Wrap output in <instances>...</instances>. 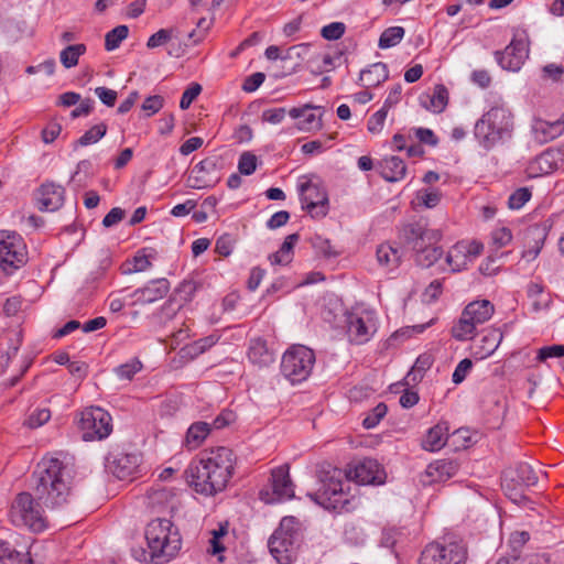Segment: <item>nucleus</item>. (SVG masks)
Here are the masks:
<instances>
[{
    "mask_svg": "<svg viewBox=\"0 0 564 564\" xmlns=\"http://www.w3.org/2000/svg\"><path fill=\"white\" fill-rule=\"evenodd\" d=\"M173 523L167 519H154L145 528V540L153 557L169 561L181 549V536L173 531Z\"/></svg>",
    "mask_w": 564,
    "mask_h": 564,
    "instance_id": "423d86ee",
    "label": "nucleus"
},
{
    "mask_svg": "<svg viewBox=\"0 0 564 564\" xmlns=\"http://www.w3.org/2000/svg\"><path fill=\"white\" fill-rule=\"evenodd\" d=\"M378 263L387 270L397 269L402 259V250L388 242L378 246L376 251Z\"/></svg>",
    "mask_w": 564,
    "mask_h": 564,
    "instance_id": "c756f323",
    "label": "nucleus"
},
{
    "mask_svg": "<svg viewBox=\"0 0 564 564\" xmlns=\"http://www.w3.org/2000/svg\"><path fill=\"white\" fill-rule=\"evenodd\" d=\"M302 207L314 218L325 217L328 213V195L319 182L303 176L299 184Z\"/></svg>",
    "mask_w": 564,
    "mask_h": 564,
    "instance_id": "ddd939ff",
    "label": "nucleus"
},
{
    "mask_svg": "<svg viewBox=\"0 0 564 564\" xmlns=\"http://www.w3.org/2000/svg\"><path fill=\"white\" fill-rule=\"evenodd\" d=\"M347 478L360 485H381L386 479L383 467L373 458H362L350 466Z\"/></svg>",
    "mask_w": 564,
    "mask_h": 564,
    "instance_id": "dca6fc26",
    "label": "nucleus"
},
{
    "mask_svg": "<svg viewBox=\"0 0 564 564\" xmlns=\"http://www.w3.org/2000/svg\"><path fill=\"white\" fill-rule=\"evenodd\" d=\"M495 312L494 304L488 300L470 302L464 308L458 322L452 327V335L457 340L469 339L481 325L490 319Z\"/></svg>",
    "mask_w": 564,
    "mask_h": 564,
    "instance_id": "1a4fd4ad",
    "label": "nucleus"
},
{
    "mask_svg": "<svg viewBox=\"0 0 564 564\" xmlns=\"http://www.w3.org/2000/svg\"><path fill=\"white\" fill-rule=\"evenodd\" d=\"M403 536V532L400 529H388L382 533L381 544L384 547L391 549L395 555H398L397 546Z\"/></svg>",
    "mask_w": 564,
    "mask_h": 564,
    "instance_id": "49530a36",
    "label": "nucleus"
},
{
    "mask_svg": "<svg viewBox=\"0 0 564 564\" xmlns=\"http://www.w3.org/2000/svg\"><path fill=\"white\" fill-rule=\"evenodd\" d=\"M164 106V98L160 95H153L145 98L141 109L145 112L147 117H151L159 112Z\"/></svg>",
    "mask_w": 564,
    "mask_h": 564,
    "instance_id": "3c124183",
    "label": "nucleus"
},
{
    "mask_svg": "<svg viewBox=\"0 0 564 564\" xmlns=\"http://www.w3.org/2000/svg\"><path fill=\"white\" fill-rule=\"evenodd\" d=\"M87 51V47L85 44H73L66 46L64 50L59 53V59L62 65L65 68H72L75 67L78 64V59L82 55H84Z\"/></svg>",
    "mask_w": 564,
    "mask_h": 564,
    "instance_id": "e433bc0d",
    "label": "nucleus"
},
{
    "mask_svg": "<svg viewBox=\"0 0 564 564\" xmlns=\"http://www.w3.org/2000/svg\"><path fill=\"white\" fill-rule=\"evenodd\" d=\"M297 536L273 533L269 539V550L279 564H292L295 556V542Z\"/></svg>",
    "mask_w": 564,
    "mask_h": 564,
    "instance_id": "6ab92c4d",
    "label": "nucleus"
},
{
    "mask_svg": "<svg viewBox=\"0 0 564 564\" xmlns=\"http://www.w3.org/2000/svg\"><path fill=\"white\" fill-rule=\"evenodd\" d=\"M315 352L304 345H293L283 354L281 373L292 384L305 381L315 365Z\"/></svg>",
    "mask_w": 564,
    "mask_h": 564,
    "instance_id": "6e6552de",
    "label": "nucleus"
},
{
    "mask_svg": "<svg viewBox=\"0 0 564 564\" xmlns=\"http://www.w3.org/2000/svg\"><path fill=\"white\" fill-rule=\"evenodd\" d=\"M51 419V411L47 408L34 410L29 419L28 424L32 429H36L48 422Z\"/></svg>",
    "mask_w": 564,
    "mask_h": 564,
    "instance_id": "6e6d98bb",
    "label": "nucleus"
},
{
    "mask_svg": "<svg viewBox=\"0 0 564 564\" xmlns=\"http://www.w3.org/2000/svg\"><path fill=\"white\" fill-rule=\"evenodd\" d=\"M235 239L231 235L225 234L216 240L215 251L224 257H228L234 250Z\"/></svg>",
    "mask_w": 564,
    "mask_h": 564,
    "instance_id": "0e129e2a",
    "label": "nucleus"
},
{
    "mask_svg": "<svg viewBox=\"0 0 564 564\" xmlns=\"http://www.w3.org/2000/svg\"><path fill=\"white\" fill-rule=\"evenodd\" d=\"M471 368H473V362L470 359L465 358V359L460 360L452 375V381L455 384L462 383L466 379V377L469 373V371L471 370Z\"/></svg>",
    "mask_w": 564,
    "mask_h": 564,
    "instance_id": "bf43d9fd",
    "label": "nucleus"
},
{
    "mask_svg": "<svg viewBox=\"0 0 564 564\" xmlns=\"http://www.w3.org/2000/svg\"><path fill=\"white\" fill-rule=\"evenodd\" d=\"M459 469V464L454 459H437L427 465L426 476L430 482H443L454 477Z\"/></svg>",
    "mask_w": 564,
    "mask_h": 564,
    "instance_id": "b1692460",
    "label": "nucleus"
},
{
    "mask_svg": "<svg viewBox=\"0 0 564 564\" xmlns=\"http://www.w3.org/2000/svg\"><path fill=\"white\" fill-rule=\"evenodd\" d=\"M218 340H219V336L212 334L209 336L199 338V339L195 340L194 343L187 345L184 348V351L191 358H195V357L204 354L206 350L212 348L214 345H216L218 343Z\"/></svg>",
    "mask_w": 564,
    "mask_h": 564,
    "instance_id": "4c0bfd02",
    "label": "nucleus"
},
{
    "mask_svg": "<svg viewBox=\"0 0 564 564\" xmlns=\"http://www.w3.org/2000/svg\"><path fill=\"white\" fill-rule=\"evenodd\" d=\"M248 358L259 367L268 366L273 361L272 354L267 348L265 341L260 338L251 341L248 349Z\"/></svg>",
    "mask_w": 564,
    "mask_h": 564,
    "instance_id": "f704fd0d",
    "label": "nucleus"
},
{
    "mask_svg": "<svg viewBox=\"0 0 564 564\" xmlns=\"http://www.w3.org/2000/svg\"><path fill=\"white\" fill-rule=\"evenodd\" d=\"M530 540V534L527 531H517L510 535L509 546L512 554L521 553L523 545Z\"/></svg>",
    "mask_w": 564,
    "mask_h": 564,
    "instance_id": "13d9d810",
    "label": "nucleus"
},
{
    "mask_svg": "<svg viewBox=\"0 0 564 564\" xmlns=\"http://www.w3.org/2000/svg\"><path fill=\"white\" fill-rule=\"evenodd\" d=\"M528 297L531 300L532 310L540 312L549 308L551 304V296L544 292V286L541 283L531 282L527 289Z\"/></svg>",
    "mask_w": 564,
    "mask_h": 564,
    "instance_id": "72a5a7b5",
    "label": "nucleus"
},
{
    "mask_svg": "<svg viewBox=\"0 0 564 564\" xmlns=\"http://www.w3.org/2000/svg\"><path fill=\"white\" fill-rule=\"evenodd\" d=\"M202 91V86L197 83H192L183 93L181 100H180V107L181 109L185 110L188 109L192 105V102L197 98V96Z\"/></svg>",
    "mask_w": 564,
    "mask_h": 564,
    "instance_id": "864d4df0",
    "label": "nucleus"
},
{
    "mask_svg": "<svg viewBox=\"0 0 564 564\" xmlns=\"http://www.w3.org/2000/svg\"><path fill=\"white\" fill-rule=\"evenodd\" d=\"M420 104L425 109L434 112L441 113L445 110L448 104V89L443 84H437L433 88V93L423 94L420 96Z\"/></svg>",
    "mask_w": 564,
    "mask_h": 564,
    "instance_id": "a878e982",
    "label": "nucleus"
},
{
    "mask_svg": "<svg viewBox=\"0 0 564 564\" xmlns=\"http://www.w3.org/2000/svg\"><path fill=\"white\" fill-rule=\"evenodd\" d=\"M173 37V29H160L152 34L147 42V47L150 50L165 45Z\"/></svg>",
    "mask_w": 564,
    "mask_h": 564,
    "instance_id": "de8ad7c7",
    "label": "nucleus"
},
{
    "mask_svg": "<svg viewBox=\"0 0 564 564\" xmlns=\"http://www.w3.org/2000/svg\"><path fill=\"white\" fill-rule=\"evenodd\" d=\"M513 113L506 102L492 105L475 123L474 135L479 145L491 150L512 137Z\"/></svg>",
    "mask_w": 564,
    "mask_h": 564,
    "instance_id": "7ed1b4c3",
    "label": "nucleus"
},
{
    "mask_svg": "<svg viewBox=\"0 0 564 564\" xmlns=\"http://www.w3.org/2000/svg\"><path fill=\"white\" fill-rule=\"evenodd\" d=\"M550 558L546 554H530L521 557L519 554H512V564H549Z\"/></svg>",
    "mask_w": 564,
    "mask_h": 564,
    "instance_id": "338daca9",
    "label": "nucleus"
},
{
    "mask_svg": "<svg viewBox=\"0 0 564 564\" xmlns=\"http://www.w3.org/2000/svg\"><path fill=\"white\" fill-rule=\"evenodd\" d=\"M448 438V423L440 422L427 430L422 440V447L429 452H437L446 445Z\"/></svg>",
    "mask_w": 564,
    "mask_h": 564,
    "instance_id": "cd10ccee",
    "label": "nucleus"
},
{
    "mask_svg": "<svg viewBox=\"0 0 564 564\" xmlns=\"http://www.w3.org/2000/svg\"><path fill=\"white\" fill-rule=\"evenodd\" d=\"M555 357H564V346L563 345H552V346H544L539 349L536 355V360L543 362L547 360L549 358H555Z\"/></svg>",
    "mask_w": 564,
    "mask_h": 564,
    "instance_id": "680f3d73",
    "label": "nucleus"
},
{
    "mask_svg": "<svg viewBox=\"0 0 564 564\" xmlns=\"http://www.w3.org/2000/svg\"><path fill=\"white\" fill-rule=\"evenodd\" d=\"M468 250L465 247V241L455 243L446 254V263L452 272H459L470 263L467 254Z\"/></svg>",
    "mask_w": 564,
    "mask_h": 564,
    "instance_id": "2f4dec72",
    "label": "nucleus"
},
{
    "mask_svg": "<svg viewBox=\"0 0 564 564\" xmlns=\"http://www.w3.org/2000/svg\"><path fill=\"white\" fill-rule=\"evenodd\" d=\"M405 30L402 26H390L386 29L378 42V46L382 50L398 45L404 37Z\"/></svg>",
    "mask_w": 564,
    "mask_h": 564,
    "instance_id": "58836bf2",
    "label": "nucleus"
},
{
    "mask_svg": "<svg viewBox=\"0 0 564 564\" xmlns=\"http://www.w3.org/2000/svg\"><path fill=\"white\" fill-rule=\"evenodd\" d=\"M258 166V158L252 152H243L238 161V171L242 175H251Z\"/></svg>",
    "mask_w": 564,
    "mask_h": 564,
    "instance_id": "a18cd8bd",
    "label": "nucleus"
},
{
    "mask_svg": "<svg viewBox=\"0 0 564 564\" xmlns=\"http://www.w3.org/2000/svg\"><path fill=\"white\" fill-rule=\"evenodd\" d=\"M129 29L127 25H118L110 30L105 36L106 51H115L118 48L123 40L128 37Z\"/></svg>",
    "mask_w": 564,
    "mask_h": 564,
    "instance_id": "ea45409f",
    "label": "nucleus"
},
{
    "mask_svg": "<svg viewBox=\"0 0 564 564\" xmlns=\"http://www.w3.org/2000/svg\"><path fill=\"white\" fill-rule=\"evenodd\" d=\"M377 170L387 182L394 183L404 178L406 165L402 159L392 155L380 160Z\"/></svg>",
    "mask_w": 564,
    "mask_h": 564,
    "instance_id": "393cba45",
    "label": "nucleus"
},
{
    "mask_svg": "<svg viewBox=\"0 0 564 564\" xmlns=\"http://www.w3.org/2000/svg\"><path fill=\"white\" fill-rule=\"evenodd\" d=\"M503 334L498 328L485 330L479 339L474 343L473 355L477 359H485L491 356L501 344Z\"/></svg>",
    "mask_w": 564,
    "mask_h": 564,
    "instance_id": "5701e85b",
    "label": "nucleus"
},
{
    "mask_svg": "<svg viewBox=\"0 0 564 564\" xmlns=\"http://www.w3.org/2000/svg\"><path fill=\"white\" fill-rule=\"evenodd\" d=\"M34 478L35 499L29 492H21L12 506L15 523L28 527L33 532L46 529L41 503L47 508H56L67 501L69 495V473L58 458H43L39 463Z\"/></svg>",
    "mask_w": 564,
    "mask_h": 564,
    "instance_id": "f257e3e1",
    "label": "nucleus"
},
{
    "mask_svg": "<svg viewBox=\"0 0 564 564\" xmlns=\"http://www.w3.org/2000/svg\"><path fill=\"white\" fill-rule=\"evenodd\" d=\"M491 239L497 248H502L512 240L511 230L507 227L497 228L492 231Z\"/></svg>",
    "mask_w": 564,
    "mask_h": 564,
    "instance_id": "774afa93",
    "label": "nucleus"
},
{
    "mask_svg": "<svg viewBox=\"0 0 564 564\" xmlns=\"http://www.w3.org/2000/svg\"><path fill=\"white\" fill-rule=\"evenodd\" d=\"M140 464V458L137 454L117 453L110 454L107 458V466L110 471L118 479H127L133 476Z\"/></svg>",
    "mask_w": 564,
    "mask_h": 564,
    "instance_id": "412c9836",
    "label": "nucleus"
},
{
    "mask_svg": "<svg viewBox=\"0 0 564 564\" xmlns=\"http://www.w3.org/2000/svg\"><path fill=\"white\" fill-rule=\"evenodd\" d=\"M532 130L539 143H547L564 133V122L562 120L550 122L539 119L534 121Z\"/></svg>",
    "mask_w": 564,
    "mask_h": 564,
    "instance_id": "bb28decb",
    "label": "nucleus"
},
{
    "mask_svg": "<svg viewBox=\"0 0 564 564\" xmlns=\"http://www.w3.org/2000/svg\"><path fill=\"white\" fill-rule=\"evenodd\" d=\"M152 256L147 253L145 249L139 250L133 257V267L130 269V272H143L151 268L152 265Z\"/></svg>",
    "mask_w": 564,
    "mask_h": 564,
    "instance_id": "603ef678",
    "label": "nucleus"
},
{
    "mask_svg": "<svg viewBox=\"0 0 564 564\" xmlns=\"http://www.w3.org/2000/svg\"><path fill=\"white\" fill-rule=\"evenodd\" d=\"M299 239L300 235L296 232L286 236L280 249L276 252L269 256V261L271 262V264H289L293 259V248L295 243L299 241Z\"/></svg>",
    "mask_w": 564,
    "mask_h": 564,
    "instance_id": "473e14b6",
    "label": "nucleus"
},
{
    "mask_svg": "<svg viewBox=\"0 0 564 564\" xmlns=\"http://www.w3.org/2000/svg\"><path fill=\"white\" fill-rule=\"evenodd\" d=\"M346 31V25L343 22H332L321 30V35L328 41H336L340 39Z\"/></svg>",
    "mask_w": 564,
    "mask_h": 564,
    "instance_id": "09e8293b",
    "label": "nucleus"
},
{
    "mask_svg": "<svg viewBox=\"0 0 564 564\" xmlns=\"http://www.w3.org/2000/svg\"><path fill=\"white\" fill-rule=\"evenodd\" d=\"M467 558L468 549L464 539L446 535L423 549L419 564H466Z\"/></svg>",
    "mask_w": 564,
    "mask_h": 564,
    "instance_id": "0eeeda50",
    "label": "nucleus"
},
{
    "mask_svg": "<svg viewBox=\"0 0 564 564\" xmlns=\"http://www.w3.org/2000/svg\"><path fill=\"white\" fill-rule=\"evenodd\" d=\"M531 196L532 193L529 187H520L509 196L508 207L510 209L518 210L522 208L527 202L530 200Z\"/></svg>",
    "mask_w": 564,
    "mask_h": 564,
    "instance_id": "37998d69",
    "label": "nucleus"
},
{
    "mask_svg": "<svg viewBox=\"0 0 564 564\" xmlns=\"http://www.w3.org/2000/svg\"><path fill=\"white\" fill-rule=\"evenodd\" d=\"M402 234L404 241L415 253L414 260L417 265L430 268L443 256V249L438 246L442 232L429 228L426 220L419 219L406 224Z\"/></svg>",
    "mask_w": 564,
    "mask_h": 564,
    "instance_id": "20e7f679",
    "label": "nucleus"
},
{
    "mask_svg": "<svg viewBox=\"0 0 564 564\" xmlns=\"http://www.w3.org/2000/svg\"><path fill=\"white\" fill-rule=\"evenodd\" d=\"M564 66L561 64H547L542 68V78L551 79L553 83L562 82Z\"/></svg>",
    "mask_w": 564,
    "mask_h": 564,
    "instance_id": "e2e57ef3",
    "label": "nucleus"
},
{
    "mask_svg": "<svg viewBox=\"0 0 564 564\" xmlns=\"http://www.w3.org/2000/svg\"><path fill=\"white\" fill-rule=\"evenodd\" d=\"M417 199L425 207L433 208L441 202V194L436 189H424L417 193Z\"/></svg>",
    "mask_w": 564,
    "mask_h": 564,
    "instance_id": "69168bd1",
    "label": "nucleus"
},
{
    "mask_svg": "<svg viewBox=\"0 0 564 564\" xmlns=\"http://www.w3.org/2000/svg\"><path fill=\"white\" fill-rule=\"evenodd\" d=\"M389 78V69L386 63L378 62L360 72V85L366 88L377 87Z\"/></svg>",
    "mask_w": 564,
    "mask_h": 564,
    "instance_id": "c85d7f7f",
    "label": "nucleus"
},
{
    "mask_svg": "<svg viewBox=\"0 0 564 564\" xmlns=\"http://www.w3.org/2000/svg\"><path fill=\"white\" fill-rule=\"evenodd\" d=\"M289 111H286V109L283 107L270 108V109L263 110V112L261 115V119L264 122H269L272 124H279L284 120L285 115Z\"/></svg>",
    "mask_w": 564,
    "mask_h": 564,
    "instance_id": "052dcab7",
    "label": "nucleus"
},
{
    "mask_svg": "<svg viewBox=\"0 0 564 564\" xmlns=\"http://www.w3.org/2000/svg\"><path fill=\"white\" fill-rule=\"evenodd\" d=\"M288 113L297 120L296 128L300 131L312 132L322 128V107L304 105L291 108Z\"/></svg>",
    "mask_w": 564,
    "mask_h": 564,
    "instance_id": "aec40b11",
    "label": "nucleus"
},
{
    "mask_svg": "<svg viewBox=\"0 0 564 564\" xmlns=\"http://www.w3.org/2000/svg\"><path fill=\"white\" fill-rule=\"evenodd\" d=\"M346 323L349 340L357 345L369 341L377 330L375 316L368 311L348 313Z\"/></svg>",
    "mask_w": 564,
    "mask_h": 564,
    "instance_id": "2eb2a0df",
    "label": "nucleus"
},
{
    "mask_svg": "<svg viewBox=\"0 0 564 564\" xmlns=\"http://www.w3.org/2000/svg\"><path fill=\"white\" fill-rule=\"evenodd\" d=\"M311 241L312 247L324 257L330 258L337 254V252L332 249V245L328 239H325L322 236L316 235L311 239Z\"/></svg>",
    "mask_w": 564,
    "mask_h": 564,
    "instance_id": "4d7b16f0",
    "label": "nucleus"
},
{
    "mask_svg": "<svg viewBox=\"0 0 564 564\" xmlns=\"http://www.w3.org/2000/svg\"><path fill=\"white\" fill-rule=\"evenodd\" d=\"M349 487V480H343V473L339 469L324 473L321 486L311 497L319 506L335 512H349L357 507V499L345 490Z\"/></svg>",
    "mask_w": 564,
    "mask_h": 564,
    "instance_id": "39448f33",
    "label": "nucleus"
},
{
    "mask_svg": "<svg viewBox=\"0 0 564 564\" xmlns=\"http://www.w3.org/2000/svg\"><path fill=\"white\" fill-rule=\"evenodd\" d=\"M170 291V282L165 278L151 280L143 288H139L131 293L133 305L152 304L163 299Z\"/></svg>",
    "mask_w": 564,
    "mask_h": 564,
    "instance_id": "a211bd4d",
    "label": "nucleus"
},
{
    "mask_svg": "<svg viewBox=\"0 0 564 564\" xmlns=\"http://www.w3.org/2000/svg\"><path fill=\"white\" fill-rule=\"evenodd\" d=\"M28 261V251L23 238L15 231H0V268L6 274H12Z\"/></svg>",
    "mask_w": 564,
    "mask_h": 564,
    "instance_id": "9b49d317",
    "label": "nucleus"
},
{
    "mask_svg": "<svg viewBox=\"0 0 564 564\" xmlns=\"http://www.w3.org/2000/svg\"><path fill=\"white\" fill-rule=\"evenodd\" d=\"M497 63L507 70L518 72L528 57L525 33L517 31L503 51L495 53Z\"/></svg>",
    "mask_w": 564,
    "mask_h": 564,
    "instance_id": "4468645a",
    "label": "nucleus"
},
{
    "mask_svg": "<svg viewBox=\"0 0 564 564\" xmlns=\"http://www.w3.org/2000/svg\"><path fill=\"white\" fill-rule=\"evenodd\" d=\"M290 468L288 465H282L274 468L271 473L272 482V498H265L268 492L261 490V499L267 502H280L294 497V485L290 478Z\"/></svg>",
    "mask_w": 564,
    "mask_h": 564,
    "instance_id": "f3484780",
    "label": "nucleus"
},
{
    "mask_svg": "<svg viewBox=\"0 0 564 564\" xmlns=\"http://www.w3.org/2000/svg\"><path fill=\"white\" fill-rule=\"evenodd\" d=\"M65 189L54 183L42 184L37 191V207L41 212H54L64 203Z\"/></svg>",
    "mask_w": 564,
    "mask_h": 564,
    "instance_id": "4be33fe9",
    "label": "nucleus"
},
{
    "mask_svg": "<svg viewBox=\"0 0 564 564\" xmlns=\"http://www.w3.org/2000/svg\"><path fill=\"white\" fill-rule=\"evenodd\" d=\"M210 432V425L206 422L193 423L186 433L185 445L188 449H196Z\"/></svg>",
    "mask_w": 564,
    "mask_h": 564,
    "instance_id": "c9c22d12",
    "label": "nucleus"
},
{
    "mask_svg": "<svg viewBox=\"0 0 564 564\" xmlns=\"http://www.w3.org/2000/svg\"><path fill=\"white\" fill-rule=\"evenodd\" d=\"M387 115V107H382L378 111H376L368 120V131L375 134L381 132Z\"/></svg>",
    "mask_w": 564,
    "mask_h": 564,
    "instance_id": "8fccbe9b",
    "label": "nucleus"
},
{
    "mask_svg": "<svg viewBox=\"0 0 564 564\" xmlns=\"http://www.w3.org/2000/svg\"><path fill=\"white\" fill-rule=\"evenodd\" d=\"M20 553L7 541L0 540V562L13 564L18 561Z\"/></svg>",
    "mask_w": 564,
    "mask_h": 564,
    "instance_id": "5fc2aeb1",
    "label": "nucleus"
},
{
    "mask_svg": "<svg viewBox=\"0 0 564 564\" xmlns=\"http://www.w3.org/2000/svg\"><path fill=\"white\" fill-rule=\"evenodd\" d=\"M388 412V406L380 402L378 403L371 412L364 419L362 426L367 430L376 427L379 422L386 416Z\"/></svg>",
    "mask_w": 564,
    "mask_h": 564,
    "instance_id": "c03bdc74",
    "label": "nucleus"
},
{
    "mask_svg": "<svg viewBox=\"0 0 564 564\" xmlns=\"http://www.w3.org/2000/svg\"><path fill=\"white\" fill-rule=\"evenodd\" d=\"M538 480L539 478L532 466L520 462L514 467L507 468L503 471L501 485L509 499L521 502L527 499L523 495L524 488L536 485Z\"/></svg>",
    "mask_w": 564,
    "mask_h": 564,
    "instance_id": "f8f14e48",
    "label": "nucleus"
},
{
    "mask_svg": "<svg viewBox=\"0 0 564 564\" xmlns=\"http://www.w3.org/2000/svg\"><path fill=\"white\" fill-rule=\"evenodd\" d=\"M236 457L228 447H217L205 453L186 470L196 492L214 496L223 491L232 476Z\"/></svg>",
    "mask_w": 564,
    "mask_h": 564,
    "instance_id": "f03ea898",
    "label": "nucleus"
},
{
    "mask_svg": "<svg viewBox=\"0 0 564 564\" xmlns=\"http://www.w3.org/2000/svg\"><path fill=\"white\" fill-rule=\"evenodd\" d=\"M217 171V163L212 158H206L199 161L192 170V174L194 175V184L193 188H204L208 186V183L212 181L208 175L215 173Z\"/></svg>",
    "mask_w": 564,
    "mask_h": 564,
    "instance_id": "7c9ffc66",
    "label": "nucleus"
},
{
    "mask_svg": "<svg viewBox=\"0 0 564 564\" xmlns=\"http://www.w3.org/2000/svg\"><path fill=\"white\" fill-rule=\"evenodd\" d=\"M142 368V362L138 358H133L130 361L116 367L113 371L121 380H132L134 375L140 372Z\"/></svg>",
    "mask_w": 564,
    "mask_h": 564,
    "instance_id": "79ce46f5",
    "label": "nucleus"
},
{
    "mask_svg": "<svg viewBox=\"0 0 564 564\" xmlns=\"http://www.w3.org/2000/svg\"><path fill=\"white\" fill-rule=\"evenodd\" d=\"M107 132V124L101 122L88 129L77 141L76 144L87 147L97 143Z\"/></svg>",
    "mask_w": 564,
    "mask_h": 564,
    "instance_id": "a19ab883",
    "label": "nucleus"
},
{
    "mask_svg": "<svg viewBox=\"0 0 564 564\" xmlns=\"http://www.w3.org/2000/svg\"><path fill=\"white\" fill-rule=\"evenodd\" d=\"M78 429L86 442L102 441L112 432V417L102 408L88 406L78 414Z\"/></svg>",
    "mask_w": 564,
    "mask_h": 564,
    "instance_id": "9d476101",
    "label": "nucleus"
}]
</instances>
